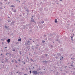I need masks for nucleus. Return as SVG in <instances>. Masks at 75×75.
Listing matches in <instances>:
<instances>
[{
  "label": "nucleus",
  "instance_id": "3",
  "mask_svg": "<svg viewBox=\"0 0 75 75\" xmlns=\"http://www.w3.org/2000/svg\"><path fill=\"white\" fill-rule=\"evenodd\" d=\"M7 42H8V43H9V42H10V39H8L7 41Z\"/></svg>",
  "mask_w": 75,
  "mask_h": 75
},
{
  "label": "nucleus",
  "instance_id": "33",
  "mask_svg": "<svg viewBox=\"0 0 75 75\" xmlns=\"http://www.w3.org/2000/svg\"><path fill=\"white\" fill-rule=\"evenodd\" d=\"M44 36L45 37H46L47 36L46 35H44Z\"/></svg>",
  "mask_w": 75,
  "mask_h": 75
},
{
  "label": "nucleus",
  "instance_id": "41",
  "mask_svg": "<svg viewBox=\"0 0 75 75\" xmlns=\"http://www.w3.org/2000/svg\"><path fill=\"white\" fill-rule=\"evenodd\" d=\"M34 17V16H32V18H33V17Z\"/></svg>",
  "mask_w": 75,
  "mask_h": 75
},
{
  "label": "nucleus",
  "instance_id": "5",
  "mask_svg": "<svg viewBox=\"0 0 75 75\" xmlns=\"http://www.w3.org/2000/svg\"><path fill=\"white\" fill-rule=\"evenodd\" d=\"M31 22H34V23H35V21H34V20L33 19L32 20H31Z\"/></svg>",
  "mask_w": 75,
  "mask_h": 75
},
{
  "label": "nucleus",
  "instance_id": "53",
  "mask_svg": "<svg viewBox=\"0 0 75 75\" xmlns=\"http://www.w3.org/2000/svg\"><path fill=\"white\" fill-rule=\"evenodd\" d=\"M74 70H75V68H74Z\"/></svg>",
  "mask_w": 75,
  "mask_h": 75
},
{
  "label": "nucleus",
  "instance_id": "61",
  "mask_svg": "<svg viewBox=\"0 0 75 75\" xmlns=\"http://www.w3.org/2000/svg\"><path fill=\"white\" fill-rule=\"evenodd\" d=\"M37 64H36V66H37Z\"/></svg>",
  "mask_w": 75,
  "mask_h": 75
},
{
  "label": "nucleus",
  "instance_id": "51",
  "mask_svg": "<svg viewBox=\"0 0 75 75\" xmlns=\"http://www.w3.org/2000/svg\"><path fill=\"white\" fill-rule=\"evenodd\" d=\"M28 13H27V15H28Z\"/></svg>",
  "mask_w": 75,
  "mask_h": 75
},
{
  "label": "nucleus",
  "instance_id": "23",
  "mask_svg": "<svg viewBox=\"0 0 75 75\" xmlns=\"http://www.w3.org/2000/svg\"><path fill=\"white\" fill-rule=\"evenodd\" d=\"M51 48H53V46H52V45H51Z\"/></svg>",
  "mask_w": 75,
  "mask_h": 75
},
{
  "label": "nucleus",
  "instance_id": "58",
  "mask_svg": "<svg viewBox=\"0 0 75 75\" xmlns=\"http://www.w3.org/2000/svg\"><path fill=\"white\" fill-rule=\"evenodd\" d=\"M33 68H34V67H33Z\"/></svg>",
  "mask_w": 75,
  "mask_h": 75
},
{
  "label": "nucleus",
  "instance_id": "27",
  "mask_svg": "<svg viewBox=\"0 0 75 75\" xmlns=\"http://www.w3.org/2000/svg\"><path fill=\"white\" fill-rule=\"evenodd\" d=\"M19 52L20 53V55H21V51H20Z\"/></svg>",
  "mask_w": 75,
  "mask_h": 75
},
{
  "label": "nucleus",
  "instance_id": "45",
  "mask_svg": "<svg viewBox=\"0 0 75 75\" xmlns=\"http://www.w3.org/2000/svg\"><path fill=\"white\" fill-rule=\"evenodd\" d=\"M16 1H18V0H16Z\"/></svg>",
  "mask_w": 75,
  "mask_h": 75
},
{
  "label": "nucleus",
  "instance_id": "22",
  "mask_svg": "<svg viewBox=\"0 0 75 75\" xmlns=\"http://www.w3.org/2000/svg\"><path fill=\"white\" fill-rule=\"evenodd\" d=\"M30 60H31L32 61H33V59H30Z\"/></svg>",
  "mask_w": 75,
  "mask_h": 75
},
{
  "label": "nucleus",
  "instance_id": "43",
  "mask_svg": "<svg viewBox=\"0 0 75 75\" xmlns=\"http://www.w3.org/2000/svg\"><path fill=\"white\" fill-rule=\"evenodd\" d=\"M24 75H27V74H25Z\"/></svg>",
  "mask_w": 75,
  "mask_h": 75
},
{
  "label": "nucleus",
  "instance_id": "47",
  "mask_svg": "<svg viewBox=\"0 0 75 75\" xmlns=\"http://www.w3.org/2000/svg\"><path fill=\"white\" fill-rule=\"evenodd\" d=\"M33 42H34V41H33Z\"/></svg>",
  "mask_w": 75,
  "mask_h": 75
},
{
  "label": "nucleus",
  "instance_id": "8",
  "mask_svg": "<svg viewBox=\"0 0 75 75\" xmlns=\"http://www.w3.org/2000/svg\"><path fill=\"white\" fill-rule=\"evenodd\" d=\"M8 61V59H7V57H6L5 58V62H7Z\"/></svg>",
  "mask_w": 75,
  "mask_h": 75
},
{
  "label": "nucleus",
  "instance_id": "7",
  "mask_svg": "<svg viewBox=\"0 0 75 75\" xmlns=\"http://www.w3.org/2000/svg\"><path fill=\"white\" fill-rule=\"evenodd\" d=\"M45 62V63H47V61H46V60H45V61H43L42 62Z\"/></svg>",
  "mask_w": 75,
  "mask_h": 75
},
{
  "label": "nucleus",
  "instance_id": "46",
  "mask_svg": "<svg viewBox=\"0 0 75 75\" xmlns=\"http://www.w3.org/2000/svg\"><path fill=\"white\" fill-rule=\"evenodd\" d=\"M16 73H18V71L16 72Z\"/></svg>",
  "mask_w": 75,
  "mask_h": 75
},
{
  "label": "nucleus",
  "instance_id": "56",
  "mask_svg": "<svg viewBox=\"0 0 75 75\" xmlns=\"http://www.w3.org/2000/svg\"><path fill=\"white\" fill-rule=\"evenodd\" d=\"M8 18H10V17H8Z\"/></svg>",
  "mask_w": 75,
  "mask_h": 75
},
{
  "label": "nucleus",
  "instance_id": "11",
  "mask_svg": "<svg viewBox=\"0 0 75 75\" xmlns=\"http://www.w3.org/2000/svg\"><path fill=\"white\" fill-rule=\"evenodd\" d=\"M18 40L19 41H21V38L19 39H18Z\"/></svg>",
  "mask_w": 75,
  "mask_h": 75
},
{
  "label": "nucleus",
  "instance_id": "37",
  "mask_svg": "<svg viewBox=\"0 0 75 75\" xmlns=\"http://www.w3.org/2000/svg\"><path fill=\"white\" fill-rule=\"evenodd\" d=\"M2 4V3L1 2L0 3V4Z\"/></svg>",
  "mask_w": 75,
  "mask_h": 75
},
{
  "label": "nucleus",
  "instance_id": "32",
  "mask_svg": "<svg viewBox=\"0 0 75 75\" xmlns=\"http://www.w3.org/2000/svg\"><path fill=\"white\" fill-rule=\"evenodd\" d=\"M30 74H31V71H30Z\"/></svg>",
  "mask_w": 75,
  "mask_h": 75
},
{
  "label": "nucleus",
  "instance_id": "10",
  "mask_svg": "<svg viewBox=\"0 0 75 75\" xmlns=\"http://www.w3.org/2000/svg\"><path fill=\"white\" fill-rule=\"evenodd\" d=\"M14 7V5H13L11 6V7Z\"/></svg>",
  "mask_w": 75,
  "mask_h": 75
},
{
  "label": "nucleus",
  "instance_id": "38",
  "mask_svg": "<svg viewBox=\"0 0 75 75\" xmlns=\"http://www.w3.org/2000/svg\"><path fill=\"white\" fill-rule=\"evenodd\" d=\"M71 39H72V38H73V37H71Z\"/></svg>",
  "mask_w": 75,
  "mask_h": 75
},
{
  "label": "nucleus",
  "instance_id": "19",
  "mask_svg": "<svg viewBox=\"0 0 75 75\" xmlns=\"http://www.w3.org/2000/svg\"><path fill=\"white\" fill-rule=\"evenodd\" d=\"M15 63H17V61L16 60H15Z\"/></svg>",
  "mask_w": 75,
  "mask_h": 75
},
{
  "label": "nucleus",
  "instance_id": "59",
  "mask_svg": "<svg viewBox=\"0 0 75 75\" xmlns=\"http://www.w3.org/2000/svg\"><path fill=\"white\" fill-rule=\"evenodd\" d=\"M6 55H7V53H6Z\"/></svg>",
  "mask_w": 75,
  "mask_h": 75
},
{
  "label": "nucleus",
  "instance_id": "14",
  "mask_svg": "<svg viewBox=\"0 0 75 75\" xmlns=\"http://www.w3.org/2000/svg\"><path fill=\"white\" fill-rule=\"evenodd\" d=\"M36 46H38V47L39 45H38V44H36Z\"/></svg>",
  "mask_w": 75,
  "mask_h": 75
},
{
  "label": "nucleus",
  "instance_id": "1",
  "mask_svg": "<svg viewBox=\"0 0 75 75\" xmlns=\"http://www.w3.org/2000/svg\"><path fill=\"white\" fill-rule=\"evenodd\" d=\"M25 45H30L31 44V42H30V40H28L27 42H26L25 43Z\"/></svg>",
  "mask_w": 75,
  "mask_h": 75
},
{
  "label": "nucleus",
  "instance_id": "2",
  "mask_svg": "<svg viewBox=\"0 0 75 75\" xmlns=\"http://www.w3.org/2000/svg\"><path fill=\"white\" fill-rule=\"evenodd\" d=\"M32 73L33 74H35V75H37V74H38V71H33Z\"/></svg>",
  "mask_w": 75,
  "mask_h": 75
},
{
  "label": "nucleus",
  "instance_id": "36",
  "mask_svg": "<svg viewBox=\"0 0 75 75\" xmlns=\"http://www.w3.org/2000/svg\"><path fill=\"white\" fill-rule=\"evenodd\" d=\"M8 4H10V2H8Z\"/></svg>",
  "mask_w": 75,
  "mask_h": 75
},
{
  "label": "nucleus",
  "instance_id": "52",
  "mask_svg": "<svg viewBox=\"0 0 75 75\" xmlns=\"http://www.w3.org/2000/svg\"><path fill=\"white\" fill-rule=\"evenodd\" d=\"M16 67H18V66L17 65H16Z\"/></svg>",
  "mask_w": 75,
  "mask_h": 75
},
{
  "label": "nucleus",
  "instance_id": "35",
  "mask_svg": "<svg viewBox=\"0 0 75 75\" xmlns=\"http://www.w3.org/2000/svg\"><path fill=\"white\" fill-rule=\"evenodd\" d=\"M60 1H62V0H59Z\"/></svg>",
  "mask_w": 75,
  "mask_h": 75
},
{
  "label": "nucleus",
  "instance_id": "42",
  "mask_svg": "<svg viewBox=\"0 0 75 75\" xmlns=\"http://www.w3.org/2000/svg\"><path fill=\"white\" fill-rule=\"evenodd\" d=\"M23 64H25V62H24V63H23Z\"/></svg>",
  "mask_w": 75,
  "mask_h": 75
},
{
  "label": "nucleus",
  "instance_id": "62",
  "mask_svg": "<svg viewBox=\"0 0 75 75\" xmlns=\"http://www.w3.org/2000/svg\"><path fill=\"white\" fill-rule=\"evenodd\" d=\"M71 59H72V58H71Z\"/></svg>",
  "mask_w": 75,
  "mask_h": 75
},
{
  "label": "nucleus",
  "instance_id": "16",
  "mask_svg": "<svg viewBox=\"0 0 75 75\" xmlns=\"http://www.w3.org/2000/svg\"><path fill=\"white\" fill-rule=\"evenodd\" d=\"M41 24V23L40 22H38V24Z\"/></svg>",
  "mask_w": 75,
  "mask_h": 75
},
{
  "label": "nucleus",
  "instance_id": "24",
  "mask_svg": "<svg viewBox=\"0 0 75 75\" xmlns=\"http://www.w3.org/2000/svg\"><path fill=\"white\" fill-rule=\"evenodd\" d=\"M14 23V21H12L11 22V23H12V24H13V23Z\"/></svg>",
  "mask_w": 75,
  "mask_h": 75
},
{
  "label": "nucleus",
  "instance_id": "48",
  "mask_svg": "<svg viewBox=\"0 0 75 75\" xmlns=\"http://www.w3.org/2000/svg\"><path fill=\"white\" fill-rule=\"evenodd\" d=\"M7 48V47H5V48Z\"/></svg>",
  "mask_w": 75,
  "mask_h": 75
},
{
  "label": "nucleus",
  "instance_id": "49",
  "mask_svg": "<svg viewBox=\"0 0 75 75\" xmlns=\"http://www.w3.org/2000/svg\"><path fill=\"white\" fill-rule=\"evenodd\" d=\"M3 55V54H1V55Z\"/></svg>",
  "mask_w": 75,
  "mask_h": 75
},
{
  "label": "nucleus",
  "instance_id": "28",
  "mask_svg": "<svg viewBox=\"0 0 75 75\" xmlns=\"http://www.w3.org/2000/svg\"><path fill=\"white\" fill-rule=\"evenodd\" d=\"M24 68H22V70H24Z\"/></svg>",
  "mask_w": 75,
  "mask_h": 75
},
{
  "label": "nucleus",
  "instance_id": "20",
  "mask_svg": "<svg viewBox=\"0 0 75 75\" xmlns=\"http://www.w3.org/2000/svg\"><path fill=\"white\" fill-rule=\"evenodd\" d=\"M71 67H74V66H73V65H72V64L71 65Z\"/></svg>",
  "mask_w": 75,
  "mask_h": 75
},
{
  "label": "nucleus",
  "instance_id": "29",
  "mask_svg": "<svg viewBox=\"0 0 75 75\" xmlns=\"http://www.w3.org/2000/svg\"><path fill=\"white\" fill-rule=\"evenodd\" d=\"M11 62H14V60H12L11 61Z\"/></svg>",
  "mask_w": 75,
  "mask_h": 75
},
{
  "label": "nucleus",
  "instance_id": "4",
  "mask_svg": "<svg viewBox=\"0 0 75 75\" xmlns=\"http://www.w3.org/2000/svg\"><path fill=\"white\" fill-rule=\"evenodd\" d=\"M26 11L28 13H29V12H30V11L28 9H26Z\"/></svg>",
  "mask_w": 75,
  "mask_h": 75
},
{
  "label": "nucleus",
  "instance_id": "9",
  "mask_svg": "<svg viewBox=\"0 0 75 75\" xmlns=\"http://www.w3.org/2000/svg\"><path fill=\"white\" fill-rule=\"evenodd\" d=\"M55 22L57 23H58V21H57V19H55Z\"/></svg>",
  "mask_w": 75,
  "mask_h": 75
},
{
  "label": "nucleus",
  "instance_id": "55",
  "mask_svg": "<svg viewBox=\"0 0 75 75\" xmlns=\"http://www.w3.org/2000/svg\"><path fill=\"white\" fill-rule=\"evenodd\" d=\"M73 60H74V58H73Z\"/></svg>",
  "mask_w": 75,
  "mask_h": 75
},
{
  "label": "nucleus",
  "instance_id": "63",
  "mask_svg": "<svg viewBox=\"0 0 75 75\" xmlns=\"http://www.w3.org/2000/svg\"><path fill=\"white\" fill-rule=\"evenodd\" d=\"M3 41H4V40H3Z\"/></svg>",
  "mask_w": 75,
  "mask_h": 75
},
{
  "label": "nucleus",
  "instance_id": "34",
  "mask_svg": "<svg viewBox=\"0 0 75 75\" xmlns=\"http://www.w3.org/2000/svg\"><path fill=\"white\" fill-rule=\"evenodd\" d=\"M18 61H19V62H20V59H19L18 60Z\"/></svg>",
  "mask_w": 75,
  "mask_h": 75
},
{
  "label": "nucleus",
  "instance_id": "31",
  "mask_svg": "<svg viewBox=\"0 0 75 75\" xmlns=\"http://www.w3.org/2000/svg\"><path fill=\"white\" fill-rule=\"evenodd\" d=\"M8 22H10V21H9V20H8Z\"/></svg>",
  "mask_w": 75,
  "mask_h": 75
},
{
  "label": "nucleus",
  "instance_id": "30",
  "mask_svg": "<svg viewBox=\"0 0 75 75\" xmlns=\"http://www.w3.org/2000/svg\"><path fill=\"white\" fill-rule=\"evenodd\" d=\"M0 8H1V9H3V8L2 7Z\"/></svg>",
  "mask_w": 75,
  "mask_h": 75
},
{
  "label": "nucleus",
  "instance_id": "39",
  "mask_svg": "<svg viewBox=\"0 0 75 75\" xmlns=\"http://www.w3.org/2000/svg\"><path fill=\"white\" fill-rule=\"evenodd\" d=\"M33 17L31 18V20H33Z\"/></svg>",
  "mask_w": 75,
  "mask_h": 75
},
{
  "label": "nucleus",
  "instance_id": "6",
  "mask_svg": "<svg viewBox=\"0 0 75 75\" xmlns=\"http://www.w3.org/2000/svg\"><path fill=\"white\" fill-rule=\"evenodd\" d=\"M57 55L58 56H61V54L60 53H57Z\"/></svg>",
  "mask_w": 75,
  "mask_h": 75
},
{
  "label": "nucleus",
  "instance_id": "12",
  "mask_svg": "<svg viewBox=\"0 0 75 75\" xmlns=\"http://www.w3.org/2000/svg\"><path fill=\"white\" fill-rule=\"evenodd\" d=\"M44 23V21H41V23H42V24H43Z\"/></svg>",
  "mask_w": 75,
  "mask_h": 75
},
{
  "label": "nucleus",
  "instance_id": "54",
  "mask_svg": "<svg viewBox=\"0 0 75 75\" xmlns=\"http://www.w3.org/2000/svg\"><path fill=\"white\" fill-rule=\"evenodd\" d=\"M30 40H31V39H30Z\"/></svg>",
  "mask_w": 75,
  "mask_h": 75
},
{
  "label": "nucleus",
  "instance_id": "17",
  "mask_svg": "<svg viewBox=\"0 0 75 75\" xmlns=\"http://www.w3.org/2000/svg\"><path fill=\"white\" fill-rule=\"evenodd\" d=\"M56 41H59L58 39H57V40H56Z\"/></svg>",
  "mask_w": 75,
  "mask_h": 75
},
{
  "label": "nucleus",
  "instance_id": "57",
  "mask_svg": "<svg viewBox=\"0 0 75 75\" xmlns=\"http://www.w3.org/2000/svg\"><path fill=\"white\" fill-rule=\"evenodd\" d=\"M53 44H54V42H53Z\"/></svg>",
  "mask_w": 75,
  "mask_h": 75
},
{
  "label": "nucleus",
  "instance_id": "25",
  "mask_svg": "<svg viewBox=\"0 0 75 75\" xmlns=\"http://www.w3.org/2000/svg\"><path fill=\"white\" fill-rule=\"evenodd\" d=\"M13 12H14V13H16V10L14 11H13Z\"/></svg>",
  "mask_w": 75,
  "mask_h": 75
},
{
  "label": "nucleus",
  "instance_id": "26",
  "mask_svg": "<svg viewBox=\"0 0 75 75\" xmlns=\"http://www.w3.org/2000/svg\"><path fill=\"white\" fill-rule=\"evenodd\" d=\"M12 51H16V50H15V49H14V50H12Z\"/></svg>",
  "mask_w": 75,
  "mask_h": 75
},
{
  "label": "nucleus",
  "instance_id": "18",
  "mask_svg": "<svg viewBox=\"0 0 75 75\" xmlns=\"http://www.w3.org/2000/svg\"><path fill=\"white\" fill-rule=\"evenodd\" d=\"M45 55L47 57V56H48V54H45Z\"/></svg>",
  "mask_w": 75,
  "mask_h": 75
},
{
  "label": "nucleus",
  "instance_id": "13",
  "mask_svg": "<svg viewBox=\"0 0 75 75\" xmlns=\"http://www.w3.org/2000/svg\"><path fill=\"white\" fill-rule=\"evenodd\" d=\"M40 11H42V8H40Z\"/></svg>",
  "mask_w": 75,
  "mask_h": 75
},
{
  "label": "nucleus",
  "instance_id": "15",
  "mask_svg": "<svg viewBox=\"0 0 75 75\" xmlns=\"http://www.w3.org/2000/svg\"><path fill=\"white\" fill-rule=\"evenodd\" d=\"M4 27H5V28H7V26H6V25H5Z\"/></svg>",
  "mask_w": 75,
  "mask_h": 75
},
{
  "label": "nucleus",
  "instance_id": "21",
  "mask_svg": "<svg viewBox=\"0 0 75 75\" xmlns=\"http://www.w3.org/2000/svg\"><path fill=\"white\" fill-rule=\"evenodd\" d=\"M42 42H43V43H44V42H45V41H44V40H42Z\"/></svg>",
  "mask_w": 75,
  "mask_h": 75
},
{
  "label": "nucleus",
  "instance_id": "50",
  "mask_svg": "<svg viewBox=\"0 0 75 75\" xmlns=\"http://www.w3.org/2000/svg\"><path fill=\"white\" fill-rule=\"evenodd\" d=\"M62 59H63V58H64V57H62Z\"/></svg>",
  "mask_w": 75,
  "mask_h": 75
},
{
  "label": "nucleus",
  "instance_id": "40",
  "mask_svg": "<svg viewBox=\"0 0 75 75\" xmlns=\"http://www.w3.org/2000/svg\"><path fill=\"white\" fill-rule=\"evenodd\" d=\"M61 50H62V51H63V49H61Z\"/></svg>",
  "mask_w": 75,
  "mask_h": 75
},
{
  "label": "nucleus",
  "instance_id": "44",
  "mask_svg": "<svg viewBox=\"0 0 75 75\" xmlns=\"http://www.w3.org/2000/svg\"><path fill=\"white\" fill-rule=\"evenodd\" d=\"M1 63H4V62H1Z\"/></svg>",
  "mask_w": 75,
  "mask_h": 75
},
{
  "label": "nucleus",
  "instance_id": "60",
  "mask_svg": "<svg viewBox=\"0 0 75 75\" xmlns=\"http://www.w3.org/2000/svg\"><path fill=\"white\" fill-rule=\"evenodd\" d=\"M66 67H65V68H66Z\"/></svg>",
  "mask_w": 75,
  "mask_h": 75
},
{
  "label": "nucleus",
  "instance_id": "64",
  "mask_svg": "<svg viewBox=\"0 0 75 75\" xmlns=\"http://www.w3.org/2000/svg\"><path fill=\"white\" fill-rule=\"evenodd\" d=\"M7 54H8V53H7Z\"/></svg>",
  "mask_w": 75,
  "mask_h": 75
}]
</instances>
